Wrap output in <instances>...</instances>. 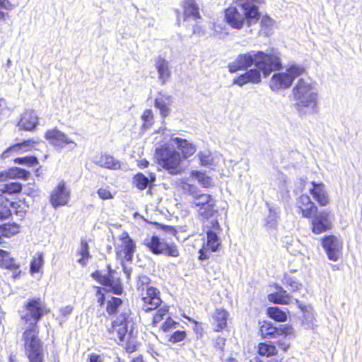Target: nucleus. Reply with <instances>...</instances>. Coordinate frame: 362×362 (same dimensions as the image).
I'll use <instances>...</instances> for the list:
<instances>
[{
    "label": "nucleus",
    "mask_w": 362,
    "mask_h": 362,
    "mask_svg": "<svg viewBox=\"0 0 362 362\" xmlns=\"http://www.w3.org/2000/svg\"><path fill=\"white\" fill-rule=\"evenodd\" d=\"M49 313L50 308L40 296L29 298L18 311L20 320L25 325L21 335L23 349L30 362H42L43 342L40 336L39 322Z\"/></svg>",
    "instance_id": "f257e3e1"
},
{
    "label": "nucleus",
    "mask_w": 362,
    "mask_h": 362,
    "mask_svg": "<svg viewBox=\"0 0 362 362\" xmlns=\"http://www.w3.org/2000/svg\"><path fill=\"white\" fill-rule=\"evenodd\" d=\"M123 300L119 297L112 296L106 302L105 310L109 316L115 317L107 332L111 339L118 344L123 342L128 332V327L133 322L132 312L127 308L119 312Z\"/></svg>",
    "instance_id": "f03ea898"
},
{
    "label": "nucleus",
    "mask_w": 362,
    "mask_h": 362,
    "mask_svg": "<svg viewBox=\"0 0 362 362\" xmlns=\"http://www.w3.org/2000/svg\"><path fill=\"white\" fill-rule=\"evenodd\" d=\"M224 21L230 28L241 30L245 25L250 27L259 18L260 12L240 2H233L224 9Z\"/></svg>",
    "instance_id": "7ed1b4c3"
},
{
    "label": "nucleus",
    "mask_w": 362,
    "mask_h": 362,
    "mask_svg": "<svg viewBox=\"0 0 362 362\" xmlns=\"http://www.w3.org/2000/svg\"><path fill=\"white\" fill-rule=\"evenodd\" d=\"M136 289L144 312L150 313L161 305L160 292L157 288L151 285L148 277L140 278L136 284Z\"/></svg>",
    "instance_id": "20e7f679"
},
{
    "label": "nucleus",
    "mask_w": 362,
    "mask_h": 362,
    "mask_svg": "<svg viewBox=\"0 0 362 362\" xmlns=\"http://www.w3.org/2000/svg\"><path fill=\"white\" fill-rule=\"evenodd\" d=\"M155 162L171 175L182 173V162L180 152L168 146H161L156 149Z\"/></svg>",
    "instance_id": "39448f33"
},
{
    "label": "nucleus",
    "mask_w": 362,
    "mask_h": 362,
    "mask_svg": "<svg viewBox=\"0 0 362 362\" xmlns=\"http://www.w3.org/2000/svg\"><path fill=\"white\" fill-rule=\"evenodd\" d=\"M292 95L298 111H302L306 107L315 108L317 106V94L312 83L303 78L298 79L292 89Z\"/></svg>",
    "instance_id": "423d86ee"
},
{
    "label": "nucleus",
    "mask_w": 362,
    "mask_h": 362,
    "mask_svg": "<svg viewBox=\"0 0 362 362\" xmlns=\"http://www.w3.org/2000/svg\"><path fill=\"white\" fill-rule=\"evenodd\" d=\"M216 202L210 194L199 193L194 196L191 207L197 209L198 214L203 224L211 219L217 218L218 211L216 209Z\"/></svg>",
    "instance_id": "0eeeda50"
},
{
    "label": "nucleus",
    "mask_w": 362,
    "mask_h": 362,
    "mask_svg": "<svg viewBox=\"0 0 362 362\" xmlns=\"http://www.w3.org/2000/svg\"><path fill=\"white\" fill-rule=\"evenodd\" d=\"M305 71L302 66L292 64L286 68V72L274 74L269 81V87L274 91L287 89L291 87L294 79L303 75Z\"/></svg>",
    "instance_id": "6e6552de"
},
{
    "label": "nucleus",
    "mask_w": 362,
    "mask_h": 362,
    "mask_svg": "<svg viewBox=\"0 0 362 362\" xmlns=\"http://www.w3.org/2000/svg\"><path fill=\"white\" fill-rule=\"evenodd\" d=\"M143 245L153 255H163L175 258L180 256V250L175 243L168 242L165 238H160L156 235L146 238Z\"/></svg>",
    "instance_id": "1a4fd4ad"
},
{
    "label": "nucleus",
    "mask_w": 362,
    "mask_h": 362,
    "mask_svg": "<svg viewBox=\"0 0 362 362\" xmlns=\"http://www.w3.org/2000/svg\"><path fill=\"white\" fill-rule=\"evenodd\" d=\"M259 334L262 339H273L283 337L286 339L288 337H295V331L291 325L283 324L279 327L269 320L259 322Z\"/></svg>",
    "instance_id": "9d476101"
},
{
    "label": "nucleus",
    "mask_w": 362,
    "mask_h": 362,
    "mask_svg": "<svg viewBox=\"0 0 362 362\" xmlns=\"http://www.w3.org/2000/svg\"><path fill=\"white\" fill-rule=\"evenodd\" d=\"M179 325V322L171 317H168L160 325V331L167 343L175 344L187 339V330L185 327L177 329Z\"/></svg>",
    "instance_id": "9b49d317"
},
{
    "label": "nucleus",
    "mask_w": 362,
    "mask_h": 362,
    "mask_svg": "<svg viewBox=\"0 0 362 362\" xmlns=\"http://www.w3.org/2000/svg\"><path fill=\"white\" fill-rule=\"evenodd\" d=\"M255 66L260 72L262 71L264 77H267L272 71L281 69L282 64L279 57L276 53L256 51Z\"/></svg>",
    "instance_id": "f8f14e48"
},
{
    "label": "nucleus",
    "mask_w": 362,
    "mask_h": 362,
    "mask_svg": "<svg viewBox=\"0 0 362 362\" xmlns=\"http://www.w3.org/2000/svg\"><path fill=\"white\" fill-rule=\"evenodd\" d=\"M108 272L107 274L103 275L98 270L93 272L91 276L100 284L108 287L109 291L115 295H121L123 293V286L119 279H115L113 277V270L110 265L107 266Z\"/></svg>",
    "instance_id": "ddd939ff"
},
{
    "label": "nucleus",
    "mask_w": 362,
    "mask_h": 362,
    "mask_svg": "<svg viewBox=\"0 0 362 362\" xmlns=\"http://www.w3.org/2000/svg\"><path fill=\"white\" fill-rule=\"evenodd\" d=\"M44 137L51 146L57 149H62L68 146L74 148L77 146L74 141L57 127L47 130Z\"/></svg>",
    "instance_id": "4468645a"
},
{
    "label": "nucleus",
    "mask_w": 362,
    "mask_h": 362,
    "mask_svg": "<svg viewBox=\"0 0 362 362\" xmlns=\"http://www.w3.org/2000/svg\"><path fill=\"white\" fill-rule=\"evenodd\" d=\"M295 206L297 213L305 218H313L318 211L317 205L305 193L301 194L296 198Z\"/></svg>",
    "instance_id": "2eb2a0df"
},
{
    "label": "nucleus",
    "mask_w": 362,
    "mask_h": 362,
    "mask_svg": "<svg viewBox=\"0 0 362 362\" xmlns=\"http://www.w3.org/2000/svg\"><path fill=\"white\" fill-rule=\"evenodd\" d=\"M257 354L263 358H269L267 362H283V357L278 356L279 350L274 343L271 341H262L257 344L256 347ZM250 362H263L258 359L256 361Z\"/></svg>",
    "instance_id": "dca6fc26"
},
{
    "label": "nucleus",
    "mask_w": 362,
    "mask_h": 362,
    "mask_svg": "<svg viewBox=\"0 0 362 362\" xmlns=\"http://www.w3.org/2000/svg\"><path fill=\"white\" fill-rule=\"evenodd\" d=\"M256 63V51H251L244 54H240L235 59L228 65L230 73H235L238 71L247 70Z\"/></svg>",
    "instance_id": "f3484780"
},
{
    "label": "nucleus",
    "mask_w": 362,
    "mask_h": 362,
    "mask_svg": "<svg viewBox=\"0 0 362 362\" xmlns=\"http://www.w3.org/2000/svg\"><path fill=\"white\" fill-rule=\"evenodd\" d=\"M321 242L329 259L338 260L342 250V243L333 235L323 237Z\"/></svg>",
    "instance_id": "a211bd4d"
},
{
    "label": "nucleus",
    "mask_w": 362,
    "mask_h": 362,
    "mask_svg": "<svg viewBox=\"0 0 362 362\" xmlns=\"http://www.w3.org/2000/svg\"><path fill=\"white\" fill-rule=\"evenodd\" d=\"M330 211H323L313 217L311 221V230L315 235H319L330 230L332 223L330 219Z\"/></svg>",
    "instance_id": "6ab92c4d"
},
{
    "label": "nucleus",
    "mask_w": 362,
    "mask_h": 362,
    "mask_svg": "<svg viewBox=\"0 0 362 362\" xmlns=\"http://www.w3.org/2000/svg\"><path fill=\"white\" fill-rule=\"evenodd\" d=\"M203 225L208 229L206 231L207 240L204 245L209 249L211 252H216L221 245L217 235V232L221 230L218 219H211L209 222Z\"/></svg>",
    "instance_id": "aec40b11"
},
{
    "label": "nucleus",
    "mask_w": 362,
    "mask_h": 362,
    "mask_svg": "<svg viewBox=\"0 0 362 362\" xmlns=\"http://www.w3.org/2000/svg\"><path fill=\"white\" fill-rule=\"evenodd\" d=\"M229 312L223 308H216L211 315V325L214 332H223L228 327Z\"/></svg>",
    "instance_id": "412c9836"
},
{
    "label": "nucleus",
    "mask_w": 362,
    "mask_h": 362,
    "mask_svg": "<svg viewBox=\"0 0 362 362\" xmlns=\"http://www.w3.org/2000/svg\"><path fill=\"white\" fill-rule=\"evenodd\" d=\"M70 198V192L67 189L65 182H58L49 195V202L54 208L66 205Z\"/></svg>",
    "instance_id": "4be33fe9"
},
{
    "label": "nucleus",
    "mask_w": 362,
    "mask_h": 362,
    "mask_svg": "<svg viewBox=\"0 0 362 362\" xmlns=\"http://www.w3.org/2000/svg\"><path fill=\"white\" fill-rule=\"evenodd\" d=\"M311 187L308 189L309 194L320 207H325L329 204L330 198L323 182H310Z\"/></svg>",
    "instance_id": "5701e85b"
},
{
    "label": "nucleus",
    "mask_w": 362,
    "mask_h": 362,
    "mask_svg": "<svg viewBox=\"0 0 362 362\" xmlns=\"http://www.w3.org/2000/svg\"><path fill=\"white\" fill-rule=\"evenodd\" d=\"M119 240H121V245L119 250L116 251L117 255L122 257L127 262H131L136 248L134 241L127 232H124L122 234Z\"/></svg>",
    "instance_id": "b1692460"
},
{
    "label": "nucleus",
    "mask_w": 362,
    "mask_h": 362,
    "mask_svg": "<svg viewBox=\"0 0 362 362\" xmlns=\"http://www.w3.org/2000/svg\"><path fill=\"white\" fill-rule=\"evenodd\" d=\"M262 81L261 72L257 69H251L246 70L242 74L235 77L233 80V84L238 86H243L247 83L258 84Z\"/></svg>",
    "instance_id": "393cba45"
},
{
    "label": "nucleus",
    "mask_w": 362,
    "mask_h": 362,
    "mask_svg": "<svg viewBox=\"0 0 362 362\" xmlns=\"http://www.w3.org/2000/svg\"><path fill=\"white\" fill-rule=\"evenodd\" d=\"M0 267L11 270L13 273V278H18L21 272L19 270L20 264L11 257L10 252L0 249Z\"/></svg>",
    "instance_id": "a878e982"
},
{
    "label": "nucleus",
    "mask_w": 362,
    "mask_h": 362,
    "mask_svg": "<svg viewBox=\"0 0 362 362\" xmlns=\"http://www.w3.org/2000/svg\"><path fill=\"white\" fill-rule=\"evenodd\" d=\"M184 21L190 18L197 21L202 18L199 7L195 0H184L182 4Z\"/></svg>",
    "instance_id": "bb28decb"
},
{
    "label": "nucleus",
    "mask_w": 362,
    "mask_h": 362,
    "mask_svg": "<svg viewBox=\"0 0 362 362\" xmlns=\"http://www.w3.org/2000/svg\"><path fill=\"white\" fill-rule=\"evenodd\" d=\"M172 103L173 98L171 95L160 92L158 93V96L155 98L154 106L159 110L161 117L165 118L170 115V106Z\"/></svg>",
    "instance_id": "cd10ccee"
},
{
    "label": "nucleus",
    "mask_w": 362,
    "mask_h": 362,
    "mask_svg": "<svg viewBox=\"0 0 362 362\" xmlns=\"http://www.w3.org/2000/svg\"><path fill=\"white\" fill-rule=\"evenodd\" d=\"M274 288L276 291L269 293L267 296V300L274 304L288 305L291 301V296L281 286L275 284Z\"/></svg>",
    "instance_id": "c85d7f7f"
},
{
    "label": "nucleus",
    "mask_w": 362,
    "mask_h": 362,
    "mask_svg": "<svg viewBox=\"0 0 362 362\" xmlns=\"http://www.w3.org/2000/svg\"><path fill=\"white\" fill-rule=\"evenodd\" d=\"M173 141L177 144L180 151L182 160L192 156L197 151V147L192 143L189 142L187 139L175 137Z\"/></svg>",
    "instance_id": "c756f323"
},
{
    "label": "nucleus",
    "mask_w": 362,
    "mask_h": 362,
    "mask_svg": "<svg viewBox=\"0 0 362 362\" xmlns=\"http://www.w3.org/2000/svg\"><path fill=\"white\" fill-rule=\"evenodd\" d=\"M156 69L158 73V79L162 84L166 83L171 77V71L168 62L162 57H158L155 63Z\"/></svg>",
    "instance_id": "7c9ffc66"
},
{
    "label": "nucleus",
    "mask_w": 362,
    "mask_h": 362,
    "mask_svg": "<svg viewBox=\"0 0 362 362\" xmlns=\"http://www.w3.org/2000/svg\"><path fill=\"white\" fill-rule=\"evenodd\" d=\"M76 255L79 256L77 262L82 267H86L91 258L90 247L87 240L84 238L80 239V245L76 250Z\"/></svg>",
    "instance_id": "2f4dec72"
},
{
    "label": "nucleus",
    "mask_w": 362,
    "mask_h": 362,
    "mask_svg": "<svg viewBox=\"0 0 362 362\" xmlns=\"http://www.w3.org/2000/svg\"><path fill=\"white\" fill-rule=\"evenodd\" d=\"M21 225L14 222H8L0 225V244L3 238H10L21 232Z\"/></svg>",
    "instance_id": "473e14b6"
},
{
    "label": "nucleus",
    "mask_w": 362,
    "mask_h": 362,
    "mask_svg": "<svg viewBox=\"0 0 362 362\" xmlns=\"http://www.w3.org/2000/svg\"><path fill=\"white\" fill-rule=\"evenodd\" d=\"M39 144V141L35 140L33 139L24 140L22 142L16 144L7 148L1 154V158H5L8 156L12 153L19 152L21 149V147L25 146L28 148V150H30L33 148L37 144Z\"/></svg>",
    "instance_id": "72a5a7b5"
},
{
    "label": "nucleus",
    "mask_w": 362,
    "mask_h": 362,
    "mask_svg": "<svg viewBox=\"0 0 362 362\" xmlns=\"http://www.w3.org/2000/svg\"><path fill=\"white\" fill-rule=\"evenodd\" d=\"M288 313L277 306H271L267 308L266 313L268 317L277 322H285L288 320Z\"/></svg>",
    "instance_id": "f704fd0d"
},
{
    "label": "nucleus",
    "mask_w": 362,
    "mask_h": 362,
    "mask_svg": "<svg viewBox=\"0 0 362 362\" xmlns=\"http://www.w3.org/2000/svg\"><path fill=\"white\" fill-rule=\"evenodd\" d=\"M96 164L101 168L110 169V170H117L120 168V163L119 160L115 159L113 156L109 154H102L98 160L96 161Z\"/></svg>",
    "instance_id": "c9c22d12"
},
{
    "label": "nucleus",
    "mask_w": 362,
    "mask_h": 362,
    "mask_svg": "<svg viewBox=\"0 0 362 362\" xmlns=\"http://www.w3.org/2000/svg\"><path fill=\"white\" fill-rule=\"evenodd\" d=\"M11 204L12 202L8 198L0 194V221L7 220L12 216Z\"/></svg>",
    "instance_id": "e433bc0d"
},
{
    "label": "nucleus",
    "mask_w": 362,
    "mask_h": 362,
    "mask_svg": "<svg viewBox=\"0 0 362 362\" xmlns=\"http://www.w3.org/2000/svg\"><path fill=\"white\" fill-rule=\"evenodd\" d=\"M189 175L192 178L196 179L203 188H210L212 186V178L205 172L192 170Z\"/></svg>",
    "instance_id": "4c0bfd02"
},
{
    "label": "nucleus",
    "mask_w": 362,
    "mask_h": 362,
    "mask_svg": "<svg viewBox=\"0 0 362 362\" xmlns=\"http://www.w3.org/2000/svg\"><path fill=\"white\" fill-rule=\"evenodd\" d=\"M259 34L264 36H269L271 34L272 27L274 25V20L268 15H263L259 16Z\"/></svg>",
    "instance_id": "58836bf2"
},
{
    "label": "nucleus",
    "mask_w": 362,
    "mask_h": 362,
    "mask_svg": "<svg viewBox=\"0 0 362 362\" xmlns=\"http://www.w3.org/2000/svg\"><path fill=\"white\" fill-rule=\"evenodd\" d=\"M156 312L153 315L151 319V326L156 327L159 323L164 319L165 316L169 313V306L168 305H160L156 310Z\"/></svg>",
    "instance_id": "ea45409f"
},
{
    "label": "nucleus",
    "mask_w": 362,
    "mask_h": 362,
    "mask_svg": "<svg viewBox=\"0 0 362 362\" xmlns=\"http://www.w3.org/2000/svg\"><path fill=\"white\" fill-rule=\"evenodd\" d=\"M44 264V257L42 252H39L33 256L30 264V272L32 274L42 271Z\"/></svg>",
    "instance_id": "a19ab883"
},
{
    "label": "nucleus",
    "mask_w": 362,
    "mask_h": 362,
    "mask_svg": "<svg viewBox=\"0 0 362 362\" xmlns=\"http://www.w3.org/2000/svg\"><path fill=\"white\" fill-rule=\"evenodd\" d=\"M23 185L18 182H11L6 183L3 188L0 189V194H18L22 191Z\"/></svg>",
    "instance_id": "79ce46f5"
},
{
    "label": "nucleus",
    "mask_w": 362,
    "mask_h": 362,
    "mask_svg": "<svg viewBox=\"0 0 362 362\" xmlns=\"http://www.w3.org/2000/svg\"><path fill=\"white\" fill-rule=\"evenodd\" d=\"M10 179H22L27 180L30 177V172L18 167H13L8 169Z\"/></svg>",
    "instance_id": "37998d69"
},
{
    "label": "nucleus",
    "mask_w": 362,
    "mask_h": 362,
    "mask_svg": "<svg viewBox=\"0 0 362 362\" xmlns=\"http://www.w3.org/2000/svg\"><path fill=\"white\" fill-rule=\"evenodd\" d=\"M133 182L136 187L139 190L145 189L149 183L148 177L145 176L142 173H136L133 177Z\"/></svg>",
    "instance_id": "c03bdc74"
},
{
    "label": "nucleus",
    "mask_w": 362,
    "mask_h": 362,
    "mask_svg": "<svg viewBox=\"0 0 362 362\" xmlns=\"http://www.w3.org/2000/svg\"><path fill=\"white\" fill-rule=\"evenodd\" d=\"M141 120L143 121L142 129H149L154 124V115L153 111L151 109L145 110L141 116Z\"/></svg>",
    "instance_id": "a18cd8bd"
},
{
    "label": "nucleus",
    "mask_w": 362,
    "mask_h": 362,
    "mask_svg": "<svg viewBox=\"0 0 362 362\" xmlns=\"http://www.w3.org/2000/svg\"><path fill=\"white\" fill-rule=\"evenodd\" d=\"M14 163L25 165L28 167H33L38 165L39 161L37 157L34 156H26L24 157H18L14 159Z\"/></svg>",
    "instance_id": "49530a36"
},
{
    "label": "nucleus",
    "mask_w": 362,
    "mask_h": 362,
    "mask_svg": "<svg viewBox=\"0 0 362 362\" xmlns=\"http://www.w3.org/2000/svg\"><path fill=\"white\" fill-rule=\"evenodd\" d=\"M283 284L285 286L288 287L291 292H296L298 291L299 288L302 286L300 283L288 276H285L284 277Z\"/></svg>",
    "instance_id": "de8ad7c7"
},
{
    "label": "nucleus",
    "mask_w": 362,
    "mask_h": 362,
    "mask_svg": "<svg viewBox=\"0 0 362 362\" xmlns=\"http://www.w3.org/2000/svg\"><path fill=\"white\" fill-rule=\"evenodd\" d=\"M13 8V5L8 0H0V21H4L8 16L6 11Z\"/></svg>",
    "instance_id": "09e8293b"
},
{
    "label": "nucleus",
    "mask_w": 362,
    "mask_h": 362,
    "mask_svg": "<svg viewBox=\"0 0 362 362\" xmlns=\"http://www.w3.org/2000/svg\"><path fill=\"white\" fill-rule=\"evenodd\" d=\"M197 157L202 166H209L214 163V158L211 153L200 151L198 153Z\"/></svg>",
    "instance_id": "8fccbe9b"
},
{
    "label": "nucleus",
    "mask_w": 362,
    "mask_h": 362,
    "mask_svg": "<svg viewBox=\"0 0 362 362\" xmlns=\"http://www.w3.org/2000/svg\"><path fill=\"white\" fill-rule=\"evenodd\" d=\"M14 209L15 214L19 216L21 218H23L27 212L28 206L23 204V206L20 202H12L11 208Z\"/></svg>",
    "instance_id": "3c124183"
},
{
    "label": "nucleus",
    "mask_w": 362,
    "mask_h": 362,
    "mask_svg": "<svg viewBox=\"0 0 362 362\" xmlns=\"http://www.w3.org/2000/svg\"><path fill=\"white\" fill-rule=\"evenodd\" d=\"M181 187L185 192L192 197V199H194V196L198 194V189L194 184H190L184 181L182 182Z\"/></svg>",
    "instance_id": "603ef678"
},
{
    "label": "nucleus",
    "mask_w": 362,
    "mask_h": 362,
    "mask_svg": "<svg viewBox=\"0 0 362 362\" xmlns=\"http://www.w3.org/2000/svg\"><path fill=\"white\" fill-rule=\"evenodd\" d=\"M139 343L136 341L135 338H129L124 346L125 351L129 354H132L137 351Z\"/></svg>",
    "instance_id": "864d4df0"
},
{
    "label": "nucleus",
    "mask_w": 362,
    "mask_h": 362,
    "mask_svg": "<svg viewBox=\"0 0 362 362\" xmlns=\"http://www.w3.org/2000/svg\"><path fill=\"white\" fill-rule=\"evenodd\" d=\"M233 2H240L243 4H246L248 7H254L256 11H259L258 5L264 4L265 0H233Z\"/></svg>",
    "instance_id": "5fc2aeb1"
},
{
    "label": "nucleus",
    "mask_w": 362,
    "mask_h": 362,
    "mask_svg": "<svg viewBox=\"0 0 362 362\" xmlns=\"http://www.w3.org/2000/svg\"><path fill=\"white\" fill-rule=\"evenodd\" d=\"M226 344V339L221 336H218L216 337V339L214 340V347L216 350L223 353L225 351Z\"/></svg>",
    "instance_id": "6e6d98bb"
},
{
    "label": "nucleus",
    "mask_w": 362,
    "mask_h": 362,
    "mask_svg": "<svg viewBox=\"0 0 362 362\" xmlns=\"http://www.w3.org/2000/svg\"><path fill=\"white\" fill-rule=\"evenodd\" d=\"M97 194H98V197H100V199H102V200L112 199L114 197L113 194L110 191L108 187H106V188H103V187L99 188L97 190Z\"/></svg>",
    "instance_id": "4d7b16f0"
},
{
    "label": "nucleus",
    "mask_w": 362,
    "mask_h": 362,
    "mask_svg": "<svg viewBox=\"0 0 362 362\" xmlns=\"http://www.w3.org/2000/svg\"><path fill=\"white\" fill-rule=\"evenodd\" d=\"M21 128L25 131H33L36 127V123L35 122H30L25 117H23L21 119Z\"/></svg>",
    "instance_id": "13d9d810"
},
{
    "label": "nucleus",
    "mask_w": 362,
    "mask_h": 362,
    "mask_svg": "<svg viewBox=\"0 0 362 362\" xmlns=\"http://www.w3.org/2000/svg\"><path fill=\"white\" fill-rule=\"evenodd\" d=\"M209 249L206 248V246L203 245L199 250V256L198 259L199 260H204L209 258Z\"/></svg>",
    "instance_id": "bf43d9fd"
},
{
    "label": "nucleus",
    "mask_w": 362,
    "mask_h": 362,
    "mask_svg": "<svg viewBox=\"0 0 362 362\" xmlns=\"http://www.w3.org/2000/svg\"><path fill=\"white\" fill-rule=\"evenodd\" d=\"M276 345L284 353L288 352V351L291 348V343L288 342V341H286L285 340H279V341H277Z\"/></svg>",
    "instance_id": "052dcab7"
},
{
    "label": "nucleus",
    "mask_w": 362,
    "mask_h": 362,
    "mask_svg": "<svg viewBox=\"0 0 362 362\" xmlns=\"http://www.w3.org/2000/svg\"><path fill=\"white\" fill-rule=\"evenodd\" d=\"M103 358L100 354H90L88 356V362H103Z\"/></svg>",
    "instance_id": "680f3d73"
},
{
    "label": "nucleus",
    "mask_w": 362,
    "mask_h": 362,
    "mask_svg": "<svg viewBox=\"0 0 362 362\" xmlns=\"http://www.w3.org/2000/svg\"><path fill=\"white\" fill-rule=\"evenodd\" d=\"M72 311L73 306L70 305L61 308L59 310L61 315L63 317H67L72 313Z\"/></svg>",
    "instance_id": "e2e57ef3"
},
{
    "label": "nucleus",
    "mask_w": 362,
    "mask_h": 362,
    "mask_svg": "<svg viewBox=\"0 0 362 362\" xmlns=\"http://www.w3.org/2000/svg\"><path fill=\"white\" fill-rule=\"evenodd\" d=\"M11 180L8 169L0 172V184Z\"/></svg>",
    "instance_id": "0e129e2a"
},
{
    "label": "nucleus",
    "mask_w": 362,
    "mask_h": 362,
    "mask_svg": "<svg viewBox=\"0 0 362 362\" xmlns=\"http://www.w3.org/2000/svg\"><path fill=\"white\" fill-rule=\"evenodd\" d=\"M137 166L140 169H144L149 166V162L146 159L143 158L137 161Z\"/></svg>",
    "instance_id": "69168bd1"
},
{
    "label": "nucleus",
    "mask_w": 362,
    "mask_h": 362,
    "mask_svg": "<svg viewBox=\"0 0 362 362\" xmlns=\"http://www.w3.org/2000/svg\"><path fill=\"white\" fill-rule=\"evenodd\" d=\"M162 228L164 230L169 232L170 233H171L174 236H176V235L177 234V229L175 227H173V226H163L162 227Z\"/></svg>",
    "instance_id": "338daca9"
},
{
    "label": "nucleus",
    "mask_w": 362,
    "mask_h": 362,
    "mask_svg": "<svg viewBox=\"0 0 362 362\" xmlns=\"http://www.w3.org/2000/svg\"><path fill=\"white\" fill-rule=\"evenodd\" d=\"M295 302L298 305V308L303 313H305L306 312H308V306L300 303L298 299H295Z\"/></svg>",
    "instance_id": "774afa93"
}]
</instances>
